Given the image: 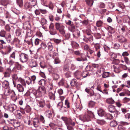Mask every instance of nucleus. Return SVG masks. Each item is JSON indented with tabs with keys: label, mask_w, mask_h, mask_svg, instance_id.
<instances>
[{
	"label": "nucleus",
	"mask_w": 130,
	"mask_h": 130,
	"mask_svg": "<svg viewBox=\"0 0 130 130\" xmlns=\"http://www.w3.org/2000/svg\"><path fill=\"white\" fill-rule=\"evenodd\" d=\"M40 64V67L42 68L43 69L46 67V64L44 61L41 62Z\"/></svg>",
	"instance_id": "51"
},
{
	"label": "nucleus",
	"mask_w": 130,
	"mask_h": 130,
	"mask_svg": "<svg viewBox=\"0 0 130 130\" xmlns=\"http://www.w3.org/2000/svg\"><path fill=\"white\" fill-rule=\"evenodd\" d=\"M46 93V90L45 88L39 87L37 90H32L30 95L31 98L35 99L36 101H38L37 105L38 106L43 108L45 105V101L44 100H39L42 96Z\"/></svg>",
	"instance_id": "1"
},
{
	"label": "nucleus",
	"mask_w": 130,
	"mask_h": 130,
	"mask_svg": "<svg viewBox=\"0 0 130 130\" xmlns=\"http://www.w3.org/2000/svg\"><path fill=\"white\" fill-rule=\"evenodd\" d=\"M29 66L31 68H34L36 70L37 69L36 68L37 67L38 64L36 61H32L30 63Z\"/></svg>",
	"instance_id": "13"
},
{
	"label": "nucleus",
	"mask_w": 130,
	"mask_h": 130,
	"mask_svg": "<svg viewBox=\"0 0 130 130\" xmlns=\"http://www.w3.org/2000/svg\"><path fill=\"white\" fill-rule=\"evenodd\" d=\"M80 51H74L73 52L75 55L77 56L82 55L83 54L80 53Z\"/></svg>",
	"instance_id": "39"
},
{
	"label": "nucleus",
	"mask_w": 130,
	"mask_h": 130,
	"mask_svg": "<svg viewBox=\"0 0 130 130\" xmlns=\"http://www.w3.org/2000/svg\"><path fill=\"white\" fill-rule=\"evenodd\" d=\"M106 101L107 103L110 104H113L115 103V101L112 98L107 99L106 100Z\"/></svg>",
	"instance_id": "25"
},
{
	"label": "nucleus",
	"mask_w": 130,
	"mask_h": 130,
	"mask_svg": "<svg viewBox=\"0 0 130 130\" xmlns=\"http://www.w3.org/2000/svg\"><path fill=\"white\" fill-rule=\"evenodd\" d=\"M26 82L27 84L28 85L30 84H33L32 82V81L31 79L30 78L28 77L27 78V80H26Z\"/></svg>",
	"instance_id": "30"
},
{
	"label": "nucleus",
	"mask_w": 130,
	"mask_h": 130,
	"mask_svg": "<svg viewBox=\"0 0 130 130\" xmlns=\"http://www.w3.org/2000/svg\"><path fill=\"white\" fill-rule=\"evenodd\" d=\"M86 2L88 5L90 7H91L93 5L94 1L93 0H86Z\"/></svg>",
	"instance_id": "27"
},
{
	"label": "nucleus",
	"mask_w": 130,
	"mask_h": 130,
	"mask_svg": "<svg viewBox=\"0 0 130 130\" xmlns=\"http://www.w3.org/2000/svg\"><path fill=\"white\" fill-rule=\"evenodd\" d=\"M30 78L31 79L32 81V82L33 84H34L35 83V81L36 78V76L35 75H32L31 76Z\"/></svg>",
	"instance_id": "48"
},
{
	"label": "nucleus",
	"mask_w": 130,
	"mask_h": 130,
	"mask_svg": "<svg viewBox=\"0 0 130 130\" xmlns=\"http://www.w3.org/2000/svg\"><path fill=\"white\" fill-rule=\"evenodd\" d=\"M125 128L121 125H119L118 127V130H125Z\"/></svg>",
	"instance_id": "57"
},
{
	"label": "nucleus",
	"mask_w": 130,
	"mask_h": 130,
	"mask_svg": "<svg viewBox=\"0 0 130 130\" xmlns=\"http://www.w3.org/2000/svg\"><path fill=\"white\" fill-rule=\"evenodd\" d=\"M2 86L4 89L9 88V83L7 80H4L3 82Z\"/></svg>",
	"instance_id": "12"
},
{
	"label": "nucleus",
	"mask_w": 130,
	"mask_h": 130,
	"mask_svg": "<svg viewBox=\"0 0 130 130\" xmlns=\"http://www.w3.org/2000/svg\"><path fill=\"white\" fill-rule=\"evenodd\" d=\"M28 55L23 53H21L19 55V60L22 63L27 62L28 60Z\"/></svg>",
	"instance_id": "5"
},
{
	"label": "nucleus",
	"mask_w": 130,
	"mask_h": 130,
	"mask_svg": "<svg viewBox=\"0 0 130 130\" xmlns=\"http://www.w3.org/2000/svg\"><path fill=\"white\" fill-rule=\"evenodd\" d=\"M31 108L29 105H27L24 109V111L27 113L31 111Z\"/></svg>",
	"instance_id": "36"
},
{
	"label": "nucleus",
	"mask_w": 130,
	"mask_h": 130,
	"mask_svg": "<svg viewBox=\"0 0 130 130\" xmlns=\"http://www.w3.org/2000/svg\"><path fill=\"white\" fill-rule=\"evenodd\" d=\"M116 106L119 108H120L122 105V104L119 101H118L116 102Z\"/></svg>",
	"instance_id": "62"
},
{
	"label": "nucleus",
	"mask_w": 130,
	"mask_h": 130,
	"mask_svg": "<svg viewBox=\"0 0 130 130\" xmlns=\"http://www.w3.org/2000/svg\"><path fill=\"white\" fill-rule=\"evenodd\" d=\"M27 24H28L27 26L25 23H24L23 24V28L24 29H29V27L30 26V24L29 23V22H27Z\"/></svg>",
	"instance_id": "31"
},
{
	"label": "nucleus",
	"mask_w": 130,
	"mask_h": 130,
	"mask_svg": "<svg viewBox=\"0 0 130 130\" xmlns=\"http://www.w3.org/2000/svg\"><path fill=\"white\" fill-rule=\"evenodd\" d=\"M46 81L44 79H42L38 82V84L40 85H45L46 83Z\"/></svg>",
	"instance_id": "24"
},
{
	"label": "nucleus",
	"mask_w": 130,
	"mask_h": 130,
	"mask_svg": "<svg viewBox=\"0 0 130 130\" xmlns=\"http://www.w3.org/2000/svg\"><path fill=\"white\" fill-rule=\"evenodd\" d=\"M21 32V30L19 29L15 31V33L16 35L18 36L20 35Z\"/></svg>",
	"instance_id": "60"
},
{
	"label": "nucleus",
	"mask_w": 130,
	"mask_h": 130,
	"mask_svg": "<svg viewBox=\"0 0 130 130\" xmlns=\"http://www.w3.org/2000/svg\"><path fill=\"white\" fill-rule=\"evenodd\" d=\"M110 73L108 72H103L102 74V77L103 78H105L109 76Z\"/></svg>",
	"instance_id": "21"
},
{
	"label": "nucleus",
	"mask_w": 130,
	"mask_h": 130,
	"mask_svg": "<svg viewBox=\"0 0 130 130\" xmlns=\"http://www.w3.org/2000/svg\"><path fill=\"white\" fill-rule=\"evenodd\" d=\"M77 84V83L75 79H72L70 82V84L71 86H74L76 85Z\"/></svg>",
	"instance_id": "28"
},
{
	"label": "nucleus",
	"mask_w": 130,
	"mask_h": 130,
	"mask_svg": "<svg viewBox=\"0 0 130 130\" xmlns=\"http://www.w3.org/2000/svg\"><path fill=\"white\" fill-rule=\"evenodd\" d=\"M25 42L27 43L28 45H30L31 46H33L32 39H30L29 40H24Z\"/></svg>",
	"instance_id": "29"
},
{
	"label": "nucleus",
	"mask_w": 130,
	"mask_h": 130,
	"mask_svg": "<svg viewBox=\"0 0 130 130\" xmlns=\"http://www.w3.org/2000/svg\"><path fill=\"white\" fill-rule=\"evenodd\" d=\"M46 113L47 116L49 118L52 117V112L49 110H48L46 111Z\"/></svg>",
	"instance_id": "38"
},
{
	"label": "nucleus",
	"mask_w": 130,
	"mask_h": 130,
	"mask_svg": "<svg viewBox=\"0 0 130 130\" xmlns=\"http://www.w3.org/2000/svg\"><path fill=\"white\" fill-rule=\"evenodd\" d=\"M79 119L83 122L88 121L90 120V117L87 115H80L79 117Z\"/></svg>",
	"instance_id": "8"
},
{
	"label": "nucleus",
	"mask_w": 130,
	"mask_h": 130,
	"mask_svg": "<svg viewBox=\"0 0 130 130\" xmlns=\"http://www.w3.org/2000/svg\"><path fill=\"white\" fill-rule=\"evenodd\" d=\"M98 113L99 116L102 117L105 116V112L103 110L100 109L98 111Z\"/></svg>",
	"instance_id": "15"
},
{
	"label": "nucleus",
	"mask_w": 130,
	"mask_h": 130,
	"mask_svg": "<svg viewBox=\"0 0 130 130\" xmlns=\"http://www.w3.org/2000/svg\"><path fill=\"white\" fill-rule=\"evenodd\" d=\"M95 103L93 101H90L88 103V105L89 107H92L94 106L95 105Z\"/></svg>",
	"instance_id": "41"
},
{
	"label": "nucleus",
	"mask_w": 130,
	"mask_h": 130,
	"mask_svg": "<svg viewBox=\"0 0 130 130\" xmlns=\"http://www.w3.org/2000/svg\"><path fill=\"white\" fill-rule=\"evenodd\" d=\"M118 124V123L116 121L113 120L110 122V125L112 127H115Z\"/></svg>",
	"instance_id": "20"
},
{
	"label": "nucleus",
	"mask_w": 130,
	"mask_h": 130,
	"mask_svg": "<svg viewBox=\"0 0 130 130\" xmlns=\"http://www.w3.org/2000/svg\"><path fill=\"white\" fill-rule=\"evenodd\" d=\"M5 38L6 39V40L9 43L10 42L11 40V35L9 34L7 37H6L5 36Z\"/></svg>",
	"instance_id": "45"
},
{
	"label": "nucleus",
	"mask_w": 130,
	"mask_h": 130,
	"mask_svg": "<svg viewBox=\"0 0 130 130\" xmlns=\"http://www.w3.org/2000/svg\"><path fill=\"white\" fill-rule=\"evenodd\" d=\"M10 60L8 62V64L11 66L14 63V61L12 59H9Z\"/></svg>",
	"instance_id": "63"
},
{
	"label": "nucleus",
	"mask_w": 130,
	"mask_h": 130,
	"mask_svg": "<svg viewBox=\"0 0 130 130\" xmlns=\"http://www.w3.org/2000/svg\"><path fill=\"white\" fill-rule=\"evenodd\" d=\"M48 18L51 21L53 22L54 21V17L52 15L50 14H49Z\"/></svg>",
	"instance_id": "64"
},
{
	"label": "nucleus",
	"mask_w": 130,
	"mask_h": 130,
	"mask_svg": "<svg viewBox=\"0 0 130 130\" xmlns=\"http://www.w3.org/2000/svg\"><path fill=\"white\" fill-rule=\"evenodd\" d=\"M55 26L56 29L58 31L60 34L63 35H65L66 31L65 27L62 23L59 22L56 23Z\"/></svg>",
	"instance_id": "3"
},
{
	"label": "nucleus",
	"mask_w": 130,
	"mask_h": 130,
	"mask_svg": "<svg viewBox=\"0 0 130 130\" xmlns=\"http://www.w3.org/2000/svg\"><path fill=\"white\" fill-rule=\"evenodd\" d=\"M53 85L52 83H50L48 84L47 86V89L48 91H52L53 90Z\"/></svg>",
	"instance_id": "18"
},
{
	"label": "nucleus",
	"mask_w": 130,
	"mask_h": 130,
	"mask_svg": "<svg viewBox=\"0 0 130 130\" xmlns=\"http://www.w3.org/2000/svg\"><path fill=\"white\" fill-rule=\"evenodd\" d=\"M15 52H13L10 55L9 57V59H12L13 60L15 59Z\"/></svg>",
	"instance_id": "37"
},
{
	"label": "nucleus",
	"mask_w": 130,
	"mask_h": 130,
	"mask_svg": "<svg viewBox=\"0 0 130 130\" xmlns=\"http://www.w3.org/2000/svg\"><path fill=\"white\" fill-rule=\"evenodd\" d=\"M16 107V106L14 104H10L8 106V108L9 110L12 112H13L15 110Z\"/></svg>",
	"instance_id": "16"
},
{
	"label": "nucleus",
	"mask_w": 130,
	"mask_h": 130,
	"mask_svg": "<svg viewBox=\"0 0 130 130\" xmlns=\"http://www.w3.org/2000/svg\"><path fill=\"white\" fill-rule=\"evenodd\" d=\"M60 62V60L59 58L57 57L56 58L54 61V63L56 64L59 63Z\"/></svg>",
	"instance_id": "47"
},
{
	"label": "nucleus",
	"mask_w": 130,
	"mask_h": 130,
	"mask_svg": "<svg viewBox=\"0 0 130 130\" xmlns=\"http://www.w3.org/2000/svg\"><path fill=\"white\" fill-rule=\"evenodd\" d=\"M54 42L57 44H58L61 41V39H58L54 38L53 39Z\"/></svg>",
	"instance_id": "54"
},
{
	"label": "nucleus",
	"mask_w": 130,
	"mask_h": 130,
	"mask_svg": "<svg viewBox=\"0 0 130 130\" xmlns=\"http://www.w3.org/2000/svg\"><path fill=\"white\" fill-rule=\"evenodd\" d=\"M69 102L68 100H66L65 101V105L66 106V107L67 108H69L70 107Z\"/></svg>",
	"instance_id": "52"
},
{
	"label": "nucleus",
	"mask_w": 130,
	"mask_h": 130,
	"mask_svg": "<svg viewBox=\"0 0 130 130\" xmlns=\"http://www.w3.org/2000/svg\"><path fill=\"white\" fill-rule=\"evenodd\" d=\"M103 47L105 51L106 52H107L110 50V48L106 45H104Z\"/></svg>",
	"instance_id": "56"
},
{
	"label": "nucleus",
	"mask_w": 130,
	"mask_h": 130,
	"mask_svg": "<svg viewBox=\"0 0 130 130\" xmlns=\"http://www.w3.org/2000/svg\"><path fill=\"white\" fill-rule=\"evenodd\" d=\"M18 80L22 84V85L25 86L26 84L24 79H23L21 78H20Z\"/></svg>",
	"instance_id": "43"
},
{
	"label": "nucleus",
	"mask_w": 130,
	"mask_h": 130,
	"mask_svg": "<svg viewBox=\"0 0 130 130\" xmlns=\"http://www.w3.org/2000/svg\"><path fill=\"white\" fill-rule=\"evenodd\" d=\"M61 119L64 122L68 130H74V127L75 125L74 120L63 116L62 117Z\"/></svg>",
	"instance_id": "2"
},
{
	"label": "nucleus",
	"mask_w": 130,
	"mask_h": 130,
	"mask_svg": "<svg viewBox=\"0 0 130 130\" xmlns=\"http://www.w3.org/2000/svg\"><path fill=\"white\" fill-rule=\"evenodd\" d=\"M6 32L4 30H2L0 32V36L5 37V36Z\"/></svg>",
	"instance_id": "40"
},
{
	"label": "nucleus",
	"mask_w": 130,
	"mask_h": 130,
	"mask_svg": "<svg viewBox=\"0 0 130 130\" xmlns=\"http://www.w3.org/2000/svg\"><path fill=\"white\" fill-rule=\"evenodd\" d=\"M88 73L87 72L84 71L82 73V75L83 77L85 78L88 75Z\"/></svg>",
	"instance_id": "58"
},
{
	"label": "nucleus",
	"mask_w": 130,
	"mask_h": 130,
	"mask_svg": "<svg viewBox=\"0 0 130 130\" xmlns=\"http://www.w3.org/2000/svg\"><path fill=\"white\" fill-rule=\"evenodd\" d=\"M103 23L102 21L99 20L96 22V25L98 27H100L102 26Z\"/></svg>",
	"instance_id": "35"
},
{
	"label": "nucleus",
	"mask_w": 130,
	"mask_h": 130,
	"mask_svg": "<svg viewBox=\"0 0 130 130\" xmlns=\"http://www.w3.org/2000/svg\"><path fill=\"white\" fill-rule=\"evenodd\" d=\"M54 7V4H53L52 2H50L49 6V8H50V9L51 10H53Z\"/></svg>",
	"instance_id": "59"
},
{
	"label": "nucleus",
	"mask_w": 130,
	"mask_h": 130,
	"mask_svg": "<svg viewBox=\"0 0 130 130\" xmlns=\"http://www.w3.org/2000/svg\"><path fill=\"white\" fill-rule=\"evenodd\" d=\"M32 6L30 5V3L28 2L26 3L24 5V7L26 9H29V10L30 11V9L29 8H31Z\"/></svg>",
	"instance_id": "22"
},
{
	"label": "nucleus",
	"mask_w": 130,
	"mask_h": 130,
	"mask_svg": "<svg viewBox=\"0 0 130 130\" xmlns=\"http://www.w3.org/2000/svg\"><path fill=\"white\" fill-rule=\"evenodd\" d=\"M109 55L111 56V58L113 59H115L117 56V55L116 54L111 52L109 53Z\"/></svg>",
	"instance_id": "32"
},
{
	"label": "nucleus",
	"mask_w": 130,
	"mask_h": 130,
	"mask_svg": "<svg viewBox=\"0 0 130 130\" xmlns=\"http://www.w3.org/2000/svg\"><path fill=\"white\" fill-rule=\"evenodd\" d=\"M53 77L54 80H55L58 79L59 78V75L55 73H54L53 74Z\"/></svg>",
	"instance_id": "42"
},
{
	"label": "nucleus",
	"mask_w": 130,
	"mask_h": 130,
	"mask_svg": "<svg viewBox=\"0 0 130 130\" xmlns=\"http://www.w3.org/2000/svg\"><path fill=\"white\" fill-rule=\"evenodd\" d=\"M55 93L56 91L54 90L48 91V95L50 99L53 100H55Z\"/></svg>",
	"instance_id": "9"
},
{
	"label": "nucleus",
	"mask_w": 130,
	"mask_h": 130,
	"mask_svg": "<svg viewBox=\"0 0 130 130\" xmlns=\"http://www.w3.org/2000/svg\"><path fill=\"white\" fill-rule=\"evenodd\" d=\"M8 3V2L6 0H1L0 1V4L4 6H6Z\"/></svg>",
	"instance_id": "34"
},
{
	"label": "nucleus",
	"mask_w": 130,
	"mask_h": 130,
	"mask_svg": "<svg viewBox=\"0 0 130 130\" xmlns=\"http://www.w3.org/2000/svg\"><path fill=\"white\" fill-rule=\"evenodd\" d=\"M107 109L108 111L111 113H114V116L116 118L120 114L119 112L117 110L115 106L113 105H110L108 106Z\"/></svg>",
	"instance_id": "4"
},
{
	"label": "nucleus",
	"mask_w": 130,
	"mask_h": 130,
	"mask_svg": "<svg viewBox=\"0 0 130 130\" xmlns=\"http://www.w3.org/2000/svg\"><path fill=\"white\" fill-rule=\"evenodd\" d=\"M116 39L118 42L121 43H125L127 42V39L122 36L119 35L117 36Z\"/></svg>",
	"instance_id": "6"
},
{
	"label": "nucleus",
	"mask_w": 130,
	"mask_h": 130,
	"mask_svg": "<svg viewBox=\"0 0 130 130\" xmlns=\"http://www.w3.org/2000/svg\"><path fill=\"white\" fill-rule=\"evenodd\" d=\"M16 3L20 7H22L23 6V2L22 0H16Z\"/></svg>",
	"instance_id": "26"
},
{
	"label": "nucleus",
	"mask_w": 130,
	"mask_h": 130,
	"mask_svg": "<svg viewBox=\"0 0 130 130\" xmlns=\"http://www.w3.org/2000/svg\"><path fill=\"white\" fill-rule=\"evenodd\" d=\"M63 106V103L62 102H60L57 105V107L60 109V108H61Z\"/></svg>",
	"instance_id": "61"
},
{
	"label": "nucleus",
	"mask_w": 130,
	"mask_h": 130,
	"mask_svg": "<svg viewBox=\"0 0 130 130\" xmlns=\"http://www.w3.org/2000/svg\"><path fill=\"white\" fill-rule=\"evenodd\" d=\"M86 58L85 59H84L82 56H81V57L77 58L76 59V60L78 61H84L86 60Z\"/></svg>",
	"instance_id": "46"
},
{
	"label": "nucleus",
	"mask_w": 130,
	"mask_h": 130,
	"mask_svg": "<svg viewBox=\"0 0 130 130\" xmlns=\"http://www.w3.org/2000/svg\"><path fill=\"white\" fill-rule=\"evenodd\" d=\"M33 123L35 127H38L40 124V122L38 119H34L33 121Z\"/></svg>",
	"instance_id": "14"
},
{
	"label": "nucleus",
	"mask_w": 130,
	"mask_h": 130,
	"mask_svg": "<svg viewBox=\"0 0 130 130\" xmlns=\"http://www.w3.org/2000/svg\"><path fill=\"white\" fill-rule=\"evenodd\" d=\"M66 107H63L60 108V109L62 112H66L68 111V109Z\"/></svg>",
	"instance_id": "49"
},
{
	"label": "nucleus",
	"mask_w": 130,
	"mask_h": 130,
	"mask_svg": "<svg viewBox=\"0 0 130 130\" xmlns=\"http://www.w3.org/2000/svg\"><path fill=\"white\" fill-rule=\"evenodd\" d=\"M66 77L67 78L71 77V73L69 71H68L64 73Z\"/></svg>",
	"instance_id": "55"
},
{
	"label": "nucleus",
	"mask_w": 130,
	"mask_h": 130,
	"mask_svg": "<svg viewBox=\"0 0 130 130\" xmlns=\"http://www.w3.org/2000/svg\"><path fill=\"white\" fill-rule=\"evenodd\" d=\"M5 18H10L11 16L8 12L7 11H5Z\"/></svg>",
	"instance_id": "53"
},
{
	"label": "nucleus",
	"mask_w": 130,
	"mask_h": 130,
	"mask_svg": "<svg viewBox=\"0 0 130 130\" xmlns=\"http://www.w3.org/2000/svg\"><path fill=\"white\" fill-rule=\"evenodd\" d=\"M51 30L50 31V33L51 35H54L57 34V32L56 30L53 29Z\"/></svg>",
	"instance_id": "44"
},
{
	"label": "nucleus",
	"mask_w": 130,
	"mask_h": 130,
	"mask_svg": "<svg viewBox=\"0 0 130 130\" xmlns=\"http://www.w3.org/2000/svg\"><path fill=\"white\" fill-rule=\"evenodd\" d=\"M4 94L6 96L9 95L11 93H13L14 94V95H15V92L12 90L10 89L9 88H6L4 89Z\"/></svg>",
	"instance_id": "10"
},
{
	"label": "nucleus",
	"mask_w": 130,
	"mask_h": 130,
	"mask_svg": "<svg viewBox=\"0 0 130 130\" xmlns=\"http://www.w3.org/2000/svg\"><path fill=\"white\" fill-rule=\"evenodd\" d=\"M47 21L45 19L42 18L41 20V24L42 25H44L47 24Z\"/></svg>",
	"instance_id": "33"
},
{
	"label": "nucleus",
	"mask_w": 130,
	"mask_h": 130,
	"mask_svg": "<svg viewBox=\"0 0 130 130\" xmlns=\"http://www.w3.org/2000/svg\"><path fill=\"white\" fill-rule=\"evenodd\" d=\"M71 44L72 47L73 48H77L79 47V45L76 42L72 41Z\"/></svg>",
	"instance_id": "19"
},
{
	"label": "nucleus",
	"mask_w": 130,
	"mask_h": 130,
	"mask_svg": "<svg viewBox=\"0 0 130 130\" xmlns=\"http://www.w3.org/2000/svg\"><path fill=\"white\" fill-rule=\"evenodd\" d=\"M17 89L19 92H23L24 91V88L20 84L17 85Z\"/></svg>",
	"instance_id": "17"
},
{
	"label": "nucleus",
	"mask_w": 130,
	"mask_h": 130,
	"mask_svg": "<svg viewBox=\"0 0 130 130\" xmlns=\"http://www.w3.org/2000/svg\"><path fill=\"white\" fill-rule=\"evenodd\" d=\"M94 47H95L96 51L100 49V45L98 43H96L94 44Z\"/></svg>",
	"instance_id": "50"
},
{
	"label": "nucleus",
	"mask_w": 130,
	"mask_h": 130,
	"mask_svg": "<svg viewBox=\"0 0 130 130\" xmlns=\"http://www.w3.org/2000/svg\"><path fill=\"white\" fill-rule=\"evenodd\" d=\"M47 45L48 50L50 51H52L53 48V46L52 43L49 42L47 43Z\"/></svg>",
	"instance_id": "23"
},
{
	"label": "nucleus",
	"mask_w": 130,
	"mask_h": 130,
	"mask_svg": "<svg viewBox=\"0 0 130 130\" xmlns=\"http://www.w3.org/2000/svg\"><path fill=\"white\" fill-rule=\"evenodd\" d=\"M80 35V31L78 29H76L73 32V36L74 38H77Z\"/></svg>",
	"instance_id": "11"
},
{
	"label": "nucleus",
	"mask_w": 130,
	"mask_h": 130,
	"mask_svg": "<svg viewBox=\"0 0 130 130\" xmlns=\"http://www.w3.org/2000/svg\"><path fill=\"white\" fill-rule=\"evenodd\" d=\"M90 96H93L94 100H97L100 99L101 97V95L98 93H95L93 90L92 92L89 93Z\"/></svg>",
	"instance_id": "7"
}]
</instances>
